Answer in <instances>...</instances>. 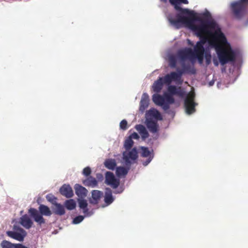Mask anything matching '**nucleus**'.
<instances>
[{
    "instance_id": "1",
    "label": "nucleus",
    "mask_w": 248,
    "mask_h": 248,
    "mask_svg": "<svg viewBox=\"0 0 248 248\" xmlns=\"http://www.w3.org/2000/svg\"><path fill=\"white\" fill-rule=\"evenodd\" d=\"M170 24L175 29H178L183 25L193 31L196 35L200 37L210 36L209 39H220L222 41H226V37L221 31L218 25L213 20L206 21L201 17H189L182 16L178 14L174 16L170 14L167 16Z\"/></svg>"
},
{
    "instance_id": "2",
    "label": "nucleus",
    "mask_w": 248,
    "mask_h": 248,
    "mask_svg": "<svg viewBox=\"0 0 248 248\" xmlns=\"http://www.w3.org/2000/svg\"><path fill=\"white\" fill-rule=\"evenodd\" d=\"M209 46L214 48L217 55L219 62L221 65L229 63H234L236 59V54L231 47L230 44L226 38V41H222L220 39H209L208 37H202L198 41L194 46L195 52L194 53L191 62H194L197 59L200 64L203 62L204 46Z\"/></svg>"
},
{
    "instance_id": "3",
    "label": "nucleus",
    "mask_w": 248,
    "mask_h": 248,
    "mask_svg": "<svg viewBox=\"0 0 248 248\" xmlns=\"http://www.w3.org/2000/svg\"><path fill=\"white\" fill-rule=\"evenodd\" d=\"M185 92L180 87H177L173 85H168L167 92L163 93V95L159 94H154L152 96L153 101L156 105L160 106L164 110L170 108V106L175 102L173 95H177L183 97Z\"/></svg>"
},
{
    "instance_id": "4",
    "label": "nucleus",
    "mask_w": 248,
    "mask_h": 248,
    "mask_svg": "<svg viewBox=\"0 0 248 248\" xmlns=\"http://www.w3.org/2000/svg\"><path fill=\"white\" fill-rule=\"evenodd\" d=\"M75 192L77 195L79 197L78 200V205L80 209L82 210L83 213L88 217H91L94 213V209L90 210L88 207L87 201L83 199L87 196L88 191L83 186L79 184H76L75 186Z\"/></svg>"
},
{
    "instance_id": "5",
    "label": "nucleus",
    "mask_w": 248,
    "mask_h": 248,
    "mask_svg": "<svg viewBox=\"0 0 248 248\" xmlns=\"http://www.w3.org/2000/svg\"><path fill=\"white\" fill-rule=\"evenodd\" d=\"M28 213L34 221L40 226L46 222L43 216H50L52 214L49 208L43 204H41L39 206V211L35 208H31L28 211Z\"/></svg>"
},
{
    "instance_id": "6",
    "label": "nucleus",
    "mask_w": 248,
    "mask_h": 248,
    "mask_svg": "<svg viewBox=\"0 0 248 248\" xmlns=\"http://www.w3.org/2000/svg\"><path fill=\"white\" fill-rule=\"evenodd\" d=\"M138 157V152L136 147L131 150H126L123 153V160L126 167H130L136 162Z\"/></svg>"
},
{
    "instance_id": "7",
    "label": "nucleus",
    "mask_w": 248,
    "mask_h": 248,
    "mask_svg": "<svg viewBox=\"0 0 248 248\" xmlns=\"http://www.w3.org/2000/svg\"><path fill=\"white\" fill-rule=\"evenodd\" d=\"M247 2L248 0H240L231 3V9L235 17L240 19L244 15L246 7L245 3Z\"/></svg>"
},
{
    "instance_id": "8",
    "label": "nucleus",
    "mask_w": 248,
    "mask_h": 248,
    "mask_svg": "<svg viewBox=\"0 0 248 248\" xmlns=\"http://www.w3.org/2000/svg\"><path fill=\"white\" fill-rule=\"evenodd\" d=\"M7 235L15 240L22 242L27 235L26 232L19 225L15 224L13 226V231H7Z\"/></svg>"
},
{
    "instance_id": "9",
    "label": "nucleus",
    "mask_w": 248,
    "mask_h": 248,
    "mask_svg": "<svg viewBox=\"0 0 248 248\" xmlns=\"http://www.w3.org/2000/svg\"><path fill=\"white\" fill-rule=\"evenodd\" d=\"M195 94L193 93H189L186 96L184 101V106L186 112L190 115L195 112V106L197 105L194 101Z\"/></svg>"
},
{
    "instance_id": "10",
    "label": "nucleus",
    "mask_w": 248,
    "mask_h": 248,
    "mask_svg": "<svg viewBox=\"0 0 248 248\" xmlns=\"http://www.w3.org/2000/svg\"><path fill=\"white\" fill-rule=\"evenodd\" d=\"M194 52V48L192 49L190 47H185L178 51L177 56L180 62L186 61V60L191 62Z\"/></svg>"
},
{
    "instance_id": "11",
    "label": "nucleus",
    "mask_w": 248,
    "mask_h": 248,
    "mask_svg": "<svg viewBox=\"0 0 248 248\" xmlns=\"http://www.w3.org/2000/svg\"><path fill=\"white\" fill-rule=\"evenodd\" d=\"M171 4L174 6V8L183 14L188 15L191 16H194L195 13L193 11H190L188 9H182L180 7L181 3L187 4L188 3L187 0H169Z\"/></svg>"
},
{
    "instance_id": "12",
    "label": "nucleus",
    "mask_w": 248,
    "mask_h": 248,
    "mask_svg": "<svg viewBox=\"0 0 248 248\" xmlns=\"http://www.w3.org/2000/svg\"><path fill=\"white\" fill-rule=\"evenodd\" d=\"M105 183L114 189L116 188L120 185L119 179H116L113 173L107 171L105 174Z\"/></svg>"
},
{
    "instance_id": "13",
    "label": "nucleus",
    "mask_w": 248,
    "mask_h": 248,
    "mask_svg": "<svg viewBox=\"0 0 248 248\" xmlns=\"http://www.w3.org/2000/svg\"><path fill=\"white\" fill-rule=\"evenodd\" d=\"M141 156L143 157H147L145 161H142V164L144 166H147L152 160L154 157L153 150L150 151L147 147L141 146Z\"/></svg>"
},
{
    "instance_id": "14",
    "label": "nucleus",
    "mask_w": 248,
    "mask_h": 248,
    "mask_svg": "<svg viewBox=\"0 0 248 248\" xmlns=\"http://www.w3.org/2000/svg\"><path fill=\"white\" fill-rule=\"evenodd\" d=\"M160 113L156 109L152 108L148 110L145 114V119H149L157 121L162 120Z\"/></svg>"
},
{
    "instance_id": "15",
    "label": "nucleus",
    "mask_w": 248,
    "mask_h": 248,
    "mask_svg": "<svg viewBox=\"0 0 248 248\" xmlns=\"http://www.w3.org/2000/svg\"><path fill=\"white\" fill-rule=\"evenodd\" d=\"M164 79L165 84L170 85L172 81L175 82L176 84L181 85L182 83L180 82V80L177 77L175 72H171L169 74L166 75L164 77H162Z\"/></svg>"
},
{
    "instance_id": "16",
    "label": "nucleus",
    "mask_w": 248,
    "mask_h": 248,
    "mask_svg": "<svg viewBox=\"0 0 248 248\" xmlns=\"http://www.w3.org/2000/svg\"><path fill=\"white\" fill-rule=\"evenodd\" d=\"M31 217V216L27 214L24 215L20 217L19 223L25 229H30L33 224Z\"/></svg>"
},
{
    "instance_id": "17",
    "label": "nucleus",
    "mask_w": 248,
    "mask_h": 248,
    "mask_svg": "<svg viewBox=\"0 0 248 248\" xmlns=\"http://www.w3.org/2000/svg\"><path fill=\"white\" fill-rule=\"evenodd\" d=\"M157 121L145 119V124L149 131L153 134L156 133L158 131L159 125Z\"/></svg>"
},
{
    "instance_id": "18",
    "label": "nucleus",
    "mask_w": 248,
    "mask_h": 248,
    "mask_svg": "<svg viewBox=\"0 0 248 248\" xmlns=\"http://www.w3.org/2000/svg\"><path fill=\"white\" fill-rule=\"evenodd\" d=\"M60 193L66 197L70 198L73 197L74 193L72 187L69 185L64 184L60 189Z\"/></svg>"
},
{
    "instance_id": "19",
    "label": "nucleus",
    "mask_w": 248,
    "mask_h": 248,
    "mask_svg": "<svg viewBox=\"0 0 248 248\" xmlns=\"http://www.w3.org/2000/svg\"><path fill=\"white\" fill-rule=\"evenodd\" d=\"M103 193L98 190H93L92 191V198L90 199V203L93 204H97L102 197Z\"/></svg>"
},
{
    "instance_id": "20",
    "label": "nucleus",
    "mask_w": 248,
    "mask_h": 248,
    "mask_svg": "<svg viewBox=\"0 0 248 248\" xmlns=\"http://www.w3.org/2000/svg\"><path fill=\"white\" fill-rule=\"evenodd\" d=\"M149 98L148 94L144 93L141 96V99L140 102V110L141 112H143L146 108L149 106Z\"/></svg>"
},
{
    "instance_id": "21",
    "label": "nucleus",
    "mask_w": 248,
    "mask_h": 248,
    "mask_svg": "<svg viewBox=\"0 0 248 248\" xmlns=\"http://www.w3.org/2000/svg\"><path fill=\"white\" fill-rule=\"evenodd\" d=\"M164 84H165V82L162 77H159L157 80L154 82L152 86L154 92L156 93V94H158V93L161 92Z\"/></svg>"
},
{
    "instance_id": "22",
    "label": "nucleus",
    "mask_w": 248,
    "mask_h": 248,
    "mask_svg": "<svg viewBox=\"0 0 248 248\" xmlns=\"http://www.w3.org/2000/svg\"><path fill=\"white\" fill-rule=\"evenodd\" d=\"M182 68L185 70L187 74H195L196 73V70L194 66V62H191L190 63H186L185 61L180 62Z\"/></svg>"
},
{
    "instance_id": "23",
    "label": "nucleus",
    "mask_w": 248,
    "mask_h": 248,
    "mask_svg": "<svg viewBox=\"0 0 248 248\" xmlns=\"http://www.w3.org/2000/svg\"><path fill=\"white\" fill-rule=\"evenodd\" d=\"M165 59L168 61L170 68H174L176 67L177 60L174 54L168 52L166 53Z\"/></svg>"
},
{
    "instance_id": "24",
    "label": "nucleus",
    "mask_w": 248,
    "mask_h": 248,
    "mask_svg": "<svg viewBox=\"0 0 248 248\" xmlns=\"http://www.w3.org/2000/svg\"><path fill=\"white\" fill-rule=\"evenodd\" d=\"M114 200V198L112 195V191L109 188H106L104 196V202L107 205H110Z\"/></svg>"
},
{
    "instance_id": "25",
    "label": "nucleus",
    "mask_w": 248,
    "mask_h": 248,
    "mask_svg": "<svg viewBox=\"0 0 248 248\" xmlns=\"http://www.w3.org/2000/svg\"><path fill=\"white\" fill-rule=\"evenodd\" d=\"M135 128L140 134L143 140H145L149 137V133L144 125L138 124L136 125Z\"/></svg>"
},
{
    "instance_id": "26",
    "label": "nucleus",
    "mask_w": 248,
    "mask_h": 248,
    "mask_svg": "<svg viewBox=\"0 0 248 248\" xmlns=\"http://www.w3.org/2000/svg\"><path fill=\"white\" fill-rule=\"evenodd\" d=\"M83 184L86 186L93 188L97 186L98 182L95 178L90 176L83 181Z\"/></svg>"
},
{
    "instance_id": "27",
    "label": "nucleus",
    "mask_w": 248,
    "mask_h": 248,
    "mask_svg": "<svg viewBox=\"0 0 248 248\" xmlns=\"http://www.w3.org/2000/svg\"><path fill=\"white\" fill-rule=\"evenodd\" d=\"M118 167L116 168V174L118 177L125 176L128 173L130 167Z\"/></svg>"
},
{
    "instance_id": "28",
    "label": "nucleus",
    "mask_w": 248,
    "mask_h": 248,
    "mask_svg": "<svg viewBox=\"0 0 248 248\" xmlns=\"http://www.w3.org/2000/svg\"><path fill=\"white\" fill-rule=\"evenodd\" d=\"M54 206L55 207L53 208V212L55 214L62 216L65 214L64 207L62 205L57 202Z\"/></svg>"
},
{
    "instance_id": "29",
    "label": "nucleus",
    "mask_w": 248,
    "mask_h": 248,
    "mask_svg": "<svg viewBox=\"0 0 248 248\" xmlns=\"http://www.w3.org/2000/svg\"><path fill=\"white\" fill-rule=\"evenodd\" d=\"M104 164L106 168L110 170H114L116 167V162L114 159H107Z\"/></svg>"
},
{
    "instance_id": "30",
    "label": "nucleus",
    "mask_w": 248,
    "mask_h": 248,
    "mask_svg": "<svg viewBox=\"0 0 248 248\" xmlns=\"http://www.w3.org/2000/svg\"><path fill=\"white\" fill-rule=\"evenodd\" d=\"M210 48H212L209 46L208 45H206V46H204V50L205 51V53H204V57L205 59L206 63L207 65L209 64L211 62V55L210 51Z\"/></svg>"
},
{
    "instance_id": "31",
    "label": "nucleus",
    "mask_w": 248,
    "mask_h": 248,
    "mask_svg": "<svg viewBox=\"0 0 248 248\" xmlns=\"http://www.w3.org/2000/svg\"><path fill=\"white\" fill-rule=\"evenodd\" d=\"M64 206L67 209L72 210L76 208V203L73 199H69L65 201L64 202Z\"/></svg>"
},
{
    "instance_id": "32",
    "label": "nucleus",
    "mask_w": 248,
    "mask_h": 248,
    "mask_svg": "<svg viewBox=\"0 0 248 248\" xmlns=\"http://www.w3.org/2000/svg\"><path fill=\"white\" fill-rule=\"evenodd\" d=\"M1 248H16V244H13L8 241L3 240L0 244Z\"/></svg>"
},
{
    "instance_id": "33",
    "label": "nucleus",
    "mask_w": 248,
    "mask_h": 248,
    "mask_svg": "<svg viewBox=\"0 0 248 248\" xmlns=\"http://www.w3.org/2000/svg\"><path fill=\"white\" fill-rule=\"evenodd\" d=\"M134 142L130 138H127L124 141V147L126 150H130L133 145Z\"/></svg>"
},
{
    "instance_id": "34",
    "label": "nucleus",
    "mask_w": 248,
    "mask_h": 248,
    "mask_svg": "<svg viewBox=\"0 0 248 248\" xmlns=\"http://www.w3.org/2000/svg\"><path fill=\"white\" fill-rule=\"evenodd\" d=\"M175 72L176 73L177 78H178L179 80H180V82L182 84L183 80L181 79L182 77L183 74L186 73V72L185 71V70L182 67L181 69H177V71Z\"/></svg>"
},
{
    "instance_id": "35",
    "label": "nucleus",
    "mask_w": 248,
    "mask_h": 248,
    "mask_svg": "<svg viewBox=\"0 0 248 248\" xmlns=\"http://www.w3.org/2000/svg\"><path fill=\"white\" fill-rule=\"evenodd\" d=\"M46 199L47 201L51 202L53 205L57 203V198L52 194H49L46 196Z\"/></svg>"
},
{
    "instance_id": "36",
    "label": "nucleus",
    "mask_w": 248,
    "mask_h": 248,
    "mask_svg": "<svg viewBox=\"0 0 248 248\" xmlns=\"http://www.w3.org/2000/svg\"><path fill=\"white\" fill-rule=\"evenodd\" d=\"M85 217H86L85 215L84 216L79 215L73 219L72 221V223L74 224H78L80 223L83 220Z\"/></svg>"
},
{
    "instance_id": "37",
    "label": "nucleus",
    "mask_w": 248,
    "mask_h": 248,
    "mask_svg": "<svg viewBox=\"0 0 248 248\" xmlns=\"http://www.w3.org/2000/svg\"><path fill=\"white\" fill-rule=\"evenodd\" d=\"M127 121L125 120H122L120 124V128L123 130L127 129Z\"/></svg>"
},
{
    "instance_id": "38",
    "label": "nucleus",
    "mask_w": 248,
    "mask_h": 248,
    "mask_svg": "<svg viewBox=\"0 0 248 248\" xmlns=\"http://www.w3.org/2000/svg\"><path fill=\"white\" fill-rule=\"evenodd\" d=\"M91 169L89 167L85 168L83 170V174L86 176H89L91 173Z\"/></svg>"
},
{
    "instance_id": "39",
    "label": "nucleus",
    "mask_w": 248,
    "mask_h": 248,
    "mask_svg": "<svg viewBox=\"0 0 248 248\" xmlns=\"http://www.w3.org/2000/svg\"><path fill=\"white\" fill-rule=\"evenodd\" d=\"M129 137L130 138L131 140H132L133 139L135 140H138L140 138L139 135L136 132H134Z\"/></svg>"
},
{
    "instance_id": "40",
    "label": "nucleus",
    "mask_w": 248,
    "mask_h": 248,
    "mask_svg": "<svg viewBox=\"0 0 248 248\" xmlns=\"http://www.w3.org/2000/svg\"><path fill=\"white\" fill-rule=\"evenodd\" d=\"M165 111H166V112L170 115H171L172 117L174 116V111L173 110H169V109L167 110H164Z\"/></svg>"
},
{
    "instance_id": "41",
    "label": "nucleus",
    "mask_w": 248,
    "mask_h": 248,
    "mask_svg": "<svg viewBox=\"0 0 248 248\" xmlns=\"http://www.w3.org/2000/svg\"><path fill=\"white\" fill-rule=\"evenodd\" d=\"M16 248H28L27 247L21 244H16Z\"/></svg>"
},
{
    "instance_id": "42",
    "label": "nucleus",
    "mask_w": 248,
    "mask_h": 248,
    "mask_svg": "<svg viewBox=\"0 0 248 248\" xmlns=\"http://www.w3.org/2000/svg\"><path fill=\"white\" fill-rule=\"evenodd\" d=\"M203 15L206 17H210L211 16L210 13L208 11H206V12L203 14Z\"/></svg>"
},
{
    "instance_id": "43",
    "label": "nucleus",
    "mask_w": 248,
    "mask_h": 248,
    "mask_svg": "<svg viewBox=\"0 0 248 248\" xmlns=\"http://www.w3.org/2000/svg\"><path fill=\"white\" fill-rule=\"evenodd\" d=\"M124 189L123 188L119 189L117 190H116L114 191V193L115 194H119L121 193L123 191Z\"/></svg>"
},
{
    "instance_id": "44",
    "label": "nucleus",
    "mask_w": 248,
    "mask_h": 248,
    "mask_svg": "<svg viewBox=\"0 0 248 248\" xmlns=\"http://www.w3.org/2000/svg\"><path fill=\"white\" fill-rule=\"evenodd\" d=\"M213 62L214 64L216 66H217L218 65V62L216 59H214L213 60Z\"/></svg>"
},
{
    "instance_id": "45",
    "label": "nucleus",
    "mask_w": 248,
    "mask_h": 248,
    "mask_svg": "<svg viewBox=\"0 0 248 248\" xmlns=\"http://www.w3.org/2000/svg\"><path fill=\"white\" fill-rule=\"evenodd\" d=\"M215 83V81L214 80H212L211 81H210L208 84H209V86H213Z\"/></svg>"
},
{
    "instance_id": "46",
    "label": "nucleus",
    "mask_w": 248,
    "mask_h": 248,
    "mask_svg": "<svg viewBox=\"0 0 248 248\" xmlns=\"http://www.w3.org/2000/svg\"><path fill=\"white\" fill-rule=\"evenodd\" d=\"M187 43H188V45L193 46V44L192 43V42L190 40L187 39Z\"/></svg>"
},
{
    "instance_id": "47",
    "label": "nucleus",
    "mask_w": 248,
    "mask_h": 248,
    "mask_svg": "<svg viewBox=\"0 0 248 248\" xmlns=\"http://www.w3.org/2000/svg\"><path fill=\"white\" fill-rule=\"evenodd\" d=\"M221 83H220V82H218L217 83V88H220V86H221Z\"/></svg>"
},
{
    "instance_id": "48",
    "label": "nucleus",
    "mask_w": 248,
    "mask_h": 248,
    "mask_svg": "<svg viewBox=\"0 0 248 248\" xmlns=\"http://www.w3.org/2000/svg\"><path fill=\"white\" fill-rule=\"evenodd\" d=\"M160 0L161 1H163V2H165V3L167 2V0Z\"/></svg>"
},
{
    "instance_id": "49",
    "label": "nucleus",
    "mask_w": 248,
    "mask_h": 248,
    "mask_svg": "<svg viewBox=\"0 0 248 248\" xmlns=\"http://www.w3.org/2000/svg\"><path fill=\"white\" fill-rule=\"evenodd\" d=\"M158 138V136L157 135L156 137L155 138V139H157Z\"/></svg>"
}]
</instances>
